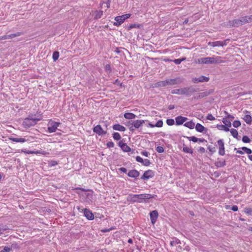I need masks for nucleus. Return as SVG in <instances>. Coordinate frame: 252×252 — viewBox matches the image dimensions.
<instances>
[{"label":"nucleus","mask_w":252,"mask_h":252,"mask_svg":"<svg viewBox=\"0 0 252 252\" xmlns=\"http://www.w3.org/2000/svg\"><path fill=\"white\" fill-rule=\"evenodd\" d=\"M151 198L150 194H130L127 200L132 202H142L143 200Z\"/></svg>","instance_id":"1"},{"label":"nucleus","mask_w":252,"mask_h":252,"mask_svg":"<svg viewBox=\"0 0 252 252\" xmlns=\"http://www.w3.org/2000/svg\"><path fill=\"white\" fill-rule=\"evenodd\" d=\"M198 63L209 64V63H223L220 57H206L198 59L197 61Z\"/></svg>","instance_id":"2"},{"label":"nucleus","mask_w":252,"mask_h":252,"mask_svg":"<svg viewBox=\"0 0 252 252\" xmlns=\"http://www.w3.org/2000/svg\"><path fill=\"white\" fill-rule=\"evenodd\" d=\"M195 92V90L192 87H186L178 89H174L172 90V94H185L186 95H190L192 93Z\"/></svg>","instance_id":"3"},{"label":"nucleus","mask_w":252,"mask_h":252,"mask_svg":"<svg viewBox=\"0 0 252 252\" xmlns=\"http://www.w3.org/2000/svg\"><path fill=\"white\" fill-rule=\"evenodd\" d=\"M42 119L40 118H26L23 123V126L24 127L28 128L35 125L37 122L40 121Z\"/></svg>","instance_id":"4"},{"label":"nucleus","mask_w":252,"mask_h":252,"mask_svg":"<svg viewBox=\"0 0 252 252\" xmlns=\"http://www.w3.org/2000/svg\"><path fill=\"white\" fill-rule=\"evenodd\" d=\"M60 125L59 122L50 121L48 123V131L50 133L55 132Z\"/></svg>","instance_id":"5"},{"label":"nucleus","mask_w":252,"mask_h":252,"mask_svg":"<svg viewBox=\"0 0 252 252\" xmlns=\"http://www.w3.org/2000/svg\"><path fill=\"white\" fill-rule=\"evenodd\" d=\"M229 41V39H226L223 41H217L215 42H209L208 44L209 46L214 47H223L227 45V41Z\"/></svg>","instance_id":"6"},{"label":"nucleus","mask_w":252,"mask_h":252,"mask_svg":"<svg viewBox=\"0 0 252 252\" xmlns=\"http://www.w3.org/2000/svg\"><path fill=\"white\" fill-rule=\"evenodd\" d=\"M154 176L155 173L153 170H148L144 173L143 175L141 177V179L147 180L150 178H153Z\"/></svg>","instance_id":"7"},{"label":"nucleus","mask_w":252,"mask_h":252,"mask_svg":"<svg viewBox=\"0 0 252 252\" xmlns=\"http://www.w3.org/2000/svg\"><path fill=\"white\" fill-rule=\"evenodd\" d=\"M219 146V154L220 156H223L225 154L224 143L222 139H220L217 141Z\"/></svg>","instance_id":"8"},{"label":"nucleus","mask_w":252,"mask_h":252,"mask_svg":"<svg viewBox=\"0 0 252 252\" xmlns=\"http://www.w3.org/2000/svg\"><path fill=\"white\" fill-rule=\"evenodd\" d=\"M241 23L240 22L239 19H234L232 20H229L227 23L226 26L227 27L231 28V27H236L241 26Z\"/></svg>","instance_id":"9"},{"label":"nucleus","mask_w":252,"mask_h":252,"mask_svg":"<svg viewBox=\"0 0 252 252\" xmlns=\"http://www.w3.org/2000/svg\"><path fill=\"white\" fill-rule=\"evenodd\" d=\"M168 86L180 84L182 82V80L180 77H177L174 79H167Z\"/></svg>","instance_id":"10"},{"label":"nucleus","mask_w":252,"mask_h":252,"mask_svg":"<svg viewBox=\"0 0 252 252\" xmlns=\"http://www.w3.org/2000/svg\"><path fill=\"white\" fill-rule=\"evenodd\" d=\"M93 131L99 135H105L106 133V131L103 130L100 125H97L94 126Z\"/></svg>","instance_id":"11"},{"label":"nucleus","mask_w":252,"mask_h":252,"mask_svg":"<svg viewBox=\"0 0 252 252\" xmlns=\"http://www.w3.org/2000/svg\"><path fill=\"white\" fill-rule=\"evenodd\" d=\"M84 216L89 220H93L94 219V216L92 211L88 209H84L83 210Z\"/></svg>","instance_id":"12"},{"label":"nucleus","mask_w":252,"mask_h":252,"mask_svg":"<svg viewBox=\"0 0 252 252\" xmlns=\"http://www.w3.org/2000/svg\"><path fill=\"white\" fill-rule=\"evenodd\" d=\"M119 145L125 152H128L131 151V148L125 143L120 141L119 143Z\"/></svg>","instance_id":"13"},{"label":"nucleus","mask_w":252,"mask_h":252,"mask_svg":"<svg viewBox=\"0 0 252 252\" xmlns=\"http://www.w3.org/2000/svg\"><path fill=\"white\" fill-rule=\"evenodd\" d=\"M187 118L182 117L181 116H178L176 118V124L177 125H182L185 122H186L187 120Z\"/></svg>","instance_id":"14"},{"label":"nucleus","mask_w":252,"mask_h":252,"mask_svg":"<svg viewBox=\"0 0 252 252\" xmlns=\"http://www.w3.org/2000/svg\"><path fill=\"white\" fill-rule=\"evenodd\" d=\"M139 175L140 173L139 171L135 169L130 170L127 174V175L129 177L134 178L138 177L139 176Z\"/></svg>","instance_id":"15"},{"label":"nucleus","mask_w":252,"mask_h":252,"mask_svg":"<svg viewBox=\"0 0 252 252\" xmlns=\"http://www.w3.org/2000/svg\"><path fill=\"white\" fill-rule=\"evenodd\" d=\"M196 130L199 132H206L207 129L199 123H197L195 126Z\"/></svg>","instance_id":"16"},{"label":"nucleus","mask_w":252,"mask_h":252,"mask_svg":"<svg viewBox=\"0 0 252 252\" xmlns=\"http://www.w3.org/2000/svg\"><path fill=\"white\" fill-rule=\"evenodd\" d=\"M20 35V33L10 34L9 35H3L0 37V40H5L12 38L16 36Z\"/></svg>","instance_id":"17"},{"label":"nucleus","mask_w":252,"mask_h":252,"mask_svg":"<svg viewBox=\"0 0 252 252\" xmlns=\"http://www.w3.org/2000/svg\"><path fill=\"white\" fill-rule=\"evenodd\" d=\"M145 123V121L144 120H135L132 122L134 128H139L144 123Z\"/></svg>","instance_id":"18"},{"label":"nucleus","mask_w":252,"mask_h":252,"mask_svg":"<svg viewBox=\"0 0 252 252\" xmlns=\"http://www.w3.org/2000/svg\"><path fill=\"white\" fill-rule=\"evenodd\" d=\"M213 90L206 91L198 94V97L199 98L207 96L213 93Z\"/></svg>","instance_id":"19"},{"label":"nucleus","mask_w":252,"mask_h":252,"mask_svg":"<svg viewBox=\"0 0 252 252\" xmlns=\"http://www.w3.org/2000/svg\"><path fill=\"white\" fill-rule=\"evenodd\" d=\"M9 140L15 142H19V143H24L27 141V139H26L24 138H15L11 137H9Z\"/></svg>","instance_id":"20"},{"label":"nucleus","mask_w":252,"mask_h":252,"mask_svg":"<svg viewBox=\"0 0 252 252\" xmlns=\"http://www.w3.org/2000/svg\"><path fill=\"white\" fill-rule=\"evenodd\" d=\"M189 141H191L193 142H203L205 141V139L202 138H198L195 136H190V137H187Z\"/></svg>","instance_id":"21"},{"label":"nucleus","mask_w":252,"mask_h":252,"mask_svg":"<svg viewBox=\"0 0 252 252\" xmlns=\"http://www.w3.org/2000/svg\"><path fill=\"white\" fill-rule=\"evenodd\" d=\"M151 220H156L158 216V213L157 210H154L150 213Z\"/></svg>","instance_id":"22"},{"label":"nucleus","mask_w":252,"mask_h":252,"mask_svg":"<svg viewBox=\"0 0 252 252\" xmlns=\"http://www.w3.org/2000/svg\"><path fill=\"white\" fill-rule=\"evenodd\" d=\"M113 129L115 130H118L120 131H125L126 130V128L120 124H116L113 126Z\"/></svg>","instance_id":"23"},{"label":"nucleus","mask_w":252,"mask_h":252,"mask_svg":"<svg viewBox=\"0 0 252 252\" xmlns=\"http://www.w3.org/2000/svg\"><path fill=\"white\" fill-rule=\"evenodd\" d=\"M115 20L116 21L114 23V25L116 26H119L120 25H121L123 22L124 21L123 19L120 17V16H117L115 18Z\"/></svg>","instance_id":"24"},{"label":"nucleus","mask_w":252,"mask_h":252,"mask_svg":"<svg viewBox=\"0 0 252 252\" xmlns=\"http://www.w3.org/2000/svg\"><path fill=\"white\" fill-rule=\"evenodd\" d=\"M216 127L220 130H224L225 131H229V128L228 127L224 125H217Z\"/></svg>","instance_id":"25"},{"label":"nucleus","mask_w":252,"mask_h":252,"mask_svg":"<svg viewBox=\"0 0 252 252\" xmlns=\"http://www.w3.org/2000/svg\"><path fill=\"white\" fill-rule=\"evenodd\" d=\"M243 119L247 124H249V125L251 124L252 121V117L251 116V115H250L249 114H246L244 116Z\"/></svg>","instance_id":"26"},{"label":"nucleus","mask_w":252,"mask_h":252,"mask_svg":"<svg viewBox=\"0 0 252 252\" xmlns=\"http://www.w3.org/2000/svg\"><path fill=\"white\" fill-rule=\"evenodd\" d=\"M184 126L189 129H193L195 126V123L192 121L188 122L184 124Z\"/></svg>","instance_id":"27"},{"label":"nucleus","mask_w":252,"mask_h":252,"mask_svg":"<svg viewBox=\"0 0 252 252\" xmlns=\"http://www.w3.org/2000/svg\"><path fill=\"white\" fill-rule=\"evenodd\" d=\"M124 117L126 119H133L135 118L136 115L132 113H126L124 114Z\"/></svg>","instance_id":"28"},{"label":"nucleus","mask_w":252,"mask_h":252,"mask_svg":"<svg viewBox=\"0 0 252 252\" xmlns=\"http://www.w3.org/2000/svg\"><path fill=\"white\" fill-rule=\"evenodd\" d=\"M166 86H168L167 80L158 82L156 84L157 87H165Z\"/></svg>","instance_id":"29"},{"label":"nucleus","mask_w":252,"mask_h":252,"mask_svg":"<svg viewBox=\"0 0 252 252\" xmlns=\"http://www.w3.org/2000/svg\"><path fill=\"white\" fill-rule=\"evenodd\" d=\"M216 166H217L218 167H222L225 165V161L222 160V161H218L216 162L215 163Z\"/></svg>","instance_id":"30"},{"label":"nucleus","mask_w":252,"mask_h":252,"mask_svg":"<svg viewBox=\"0 0 252 252\" xmlns=\"http://www.w3.org/2000/svg\"><path fill=\"white\" fill-rule=\"evenodd\" d=\"M247 18H248V17H247V16H246L241 17L240 19H239L240 22L241 23V26L246 24V23L249 22Z\"/></svg>","instance_id":"31"},{"label":"nucleus","mask_w":252,"mask_h":252,"mask_svg":"<svg viewBox=\"0 0 252 252\" xmlns=\"http://www.w3.org/2000/svg\"><path fill=\"white\" fill-rule=\"evenodd\" d=\"M222 123L225 125L227 127H230L231 126V123L230 121L227 120L226 118H223Z\"/></svg>","instance_id":"32"},{"label":"nucleus","mask_w":252,"mask_h":252,"mask_svg":"<svg viewBox=\"0 0 252 252\" xmlns=\"http://www.w3.org/2000/svg\"><path fill=\"white\" fill-rule=\"evenodd\" d=\"M183 151L185 152V153H190V154H192L193 153V151L192 150L187 147V146H184L183 147Z\"/></svg>","instance_id":"33"},{"label":"nucleus","mask_w":252,"mask_h":252,"mask_svg":"<svg viewBox=\"0 0 252 252\" xmlns=\"http://www.w3.org/2000/svg\"><path fill=\"white\" fill-rule=\"evenodd\" d=\"M230 132L231 135L233 136V137L235 138H237L238 135V132L236 129L232 128L230 130Z\"/></svg>","instance_id":"34"},{"label":"nucleus","mask_w":252,"mask_h":252,"mask_svg":"<svg viewBox=\"0 0 252 252\" xmlns=\"http://www.w3.org/2000/svg\"><path fill=\"white\" fill-rule=\"evenodd\" d=\"M103 15V11H95V15L94 18L95 19H99L101 17V16Z\"/></svg>","instance_id":"35"},{"label":"nucleus","mask_w":252,"mask_h":252,"mask_svg":"<svg viewBox=\"0 0 252 252\" xmlns=\"http://www.w3.org/2000/svg\"><path fill=\"white\" fill-rule=\"evenodd\" d=\"M59 52H58V51L54 52L53 54V56H52L53 60L54 61H57L59 59Z\"/></svg>","instance_id":"36"},{"label":"nucleus","mask_w":252,"mask_h":252,"mask_svg":"<svg viewBox=\"0 0 252 252\" xmlns=\"http://www.w3.org/2000/svg\"><path fill=\"white\" fill-rule=\"evenodd\" d=\"M113 135V138L115 140H119L121 138V136L118 132H114Z\"/></svg>","instance_id":"37"},{"label":"nucleus","mask_w":252,"mask_h":252,"mask_svg":"<svg viewBox=\"0 0 252 252\" xmlns=\"http://www.w3.org/2000/svg\"><path fill=\"white\" fill-rule=\"evenodd\" d=\"M241 149L244 152L248 154H250L252 153V151L251 150V149L248 148L247 147H243L241 148Z\"/></svg>","instance_id":"38"},{"label":"nucleus","mask_w":252,"mask_h":252,"mask_svg":"<svg viewBox=\"0 0 252 252\" xmlns=\"http://www.w3.org/2000/svg\"><path fill=\"white\" fill-rule=\"evenodd\" d=\"M58 164V162L56 160L48 161V165L50 167L54 166Z\"/></svg>","instance_id":"39"},{"label":"nucleus","mask_w":252,"mask_h":252,"mask_svg":"<svg viewBox=\"0 0 252 252\" xmlns=\"http://www.w3.org/2000/svg\"><path fill=\"white\" fill-rule=\"evenodd\" d=\"M199 80H201V82H208L209 80V78L204 76H201L199 77Z\"/></svg>","instance_id":"40"},{"label":"nucleus","mask_w":252,"mask_h":252,"mask_svg":"<svg viewBox=\"0 0 252 252\" xmlns=\"http://www.w3.org/2000/svg\"><path fill=\"white\" fill-rule=\"evenodd\" d=\"M22 152L28 154H36V151H30V150H26V149H22L21 150Z\"/></svg>","instance_id":"41"},{"label":"nucleus","mask_w":252,"mask_h":252,"mask_svg":"<svg viewBox=\"0 0 252 252\" xmlns=\"http://www.w3.org/2000/svg\"><path fill=\"white\" fill-rule=\"evenodd\" d=\"M241 126V123L239 121H234L233 123V126L234 127H238Z\"/></svg>","instance_id":"42"},{"label":"nucleus","mask_w":252,"mask_h":252,"mask_svg":"<svg viewBox=\"0 0 252 252\" xmlns=\"http://www.w3.org/2000/svg\"><path fill=\"white\" fill-rule=\"evenodd\" d=\"M130 15H131L130 14H124V15H121V16H120L123 19V20L124 22L126 19H128V18H129L130 17Z\"/></svg>","instance_id":"43"},{"label":"nucleus","mask_w":252,"mask_h":252,"mask_svg":"<svg viewBox=\"0 0 252 252\" xmlns=\"http://www.w3.org/2000/svg\"><path fill=\"white\" fill-rule=\"evenodd\" d=\"M166 123L168 126H173L175 123V121L173 119H167Z\"/></svg>","instance_id":"44"},{"label":"nucleus","mask_w":252,"mask_h":252,"mask_svg":"<svg viewBox=\"0 0 252 252\" xmlns=\"http://www.w3.org/2000/svg\"><path fill=\"white\" fill-rule=\"evenodd\" d=\"M242 141L244 143H249L250 142V139L247 136H244L242 138Z\"/></svg>","instance_id":"45"},{"label":"nucleus","mask_w":252,"mask_h":252,"mask_svg":"<svg viewBox=\"0 0 252 252\" xmlns=\"http://www.w3.org/2000/svg\"><path fill=\"white\" fill-rule=\"evenodd\" d=\"M208 149L212 153H214L216 151L215 147H212L211 146H209L208 147Z\"/></svg>","instance_id":"46"},{"label":"nucleus","mask_w":252,"mask_h":252,"mask_svg":"<svg viewBox=\"0 0 252 252\" xmlns=\"http://www.w3.org/2000/svg\"><path fill=\"white\" fill-rule=\"evenodd\" d=\"M150 163H151V162L149 159H145L143 160V162L142 164L144 166H148L150 164Z\"/></svg>","instance_id":"47"},{"label":"nucleus","mask_w":252,"mask_h":252,"mask_svg":"<svg viewBox=\"0 0 252 252\" xmlns=\"http://www.w3.org/2000/svg\"><path fill=\"white\" fill-rule=\"evenodd\" d=\"M163 125V122L161 120H158L157 123L155 124V126L160 127H162Z\"/></svg>","instance_id":"48"},{"label":"nucleus","mask_w":252,"mask_h":252,"mask_svg":"<svg viewBox=\"0 0 252 252\" xmlns=\"http://www.w3.org/2000/svg\"><path fill=\"white\" fill-rule=\"evenodd\" d=\"M49 153L45 151L41 150V151H36V154H41L43 155H46Z\"/></svg>","instance_id":"49"},{"label":"nucleus","mask_w":252,"mask_h":252,"mask_svg":"<svg viewBox=\"0 0 252 252\" xmlns=\"http://www.w3.org/2000/svg\"><path fill=\"white\" fill-rule=\"evenodd\" d=\"M11 250V248L7 247V246H5V247H4L3 250L0 251V252H9Z\"/></svg>","instance_id":"50"},{"label":"nucleus","mask_w":252,"mask_h":252,"mask_svg":"<svg viewBox=\"0 0 252 252\" xmlns=\"http://www.w3.org/2000/svg\"><path fill=\"white\" fill-rule=\"evenodd\" d=\"M116 229L115 227H110V228L109 229H101V231L102 232H109L110 231L112 230H113V229Z\"/></svg>","instance_id":"51"},{"label":"nucleus","mask_w":252,"mask_h":252,"mask_svg":"<svg viewBox=\"0 0 252 252\" xmlns=\"http://www.w3.org/2000/svg\"><path fill=\"white\" fill-rule=\"evenodd\" d=\"M156 150L158 152L161 153L164 152V148L161 146H158L157 147Z\"/></svg>","instance_id":"52"},{"label":"nucleus","mask_w":252,"mask_h":252,"mask_svg":"<svg viewBox=\"0 0 252 252\" xmlns=\"http://www.w3.org/2000/svg\"><path fill=\"white\" fill-rule=\"evenodd\" d=\"M245 212L249 215H252V209L250 208H246Z\"/></svg>","instance_id":"53"},{"label":"nucleus","mask_w":252,"mask_h":252,"mask_svg":"<svg viewBox=\"0 0 252 252\" xmlns=\"http://www.w3.org/2000/svg\"><path fill=\"white\" fill-rule=\"evenodd\" d=\"M207 119L210 121L215 120V118L212 114H208L207 116Z\"/></svg>","instance_id":"54"},{"label":"nucleus","mask_w":252,"mask_h":252,"mask_svg":"<svg viewBox=\"0 0 252 252\" xmlns=\"http://www.w3.org/2000/svg\"><path fill=\"white\" fill-rule=\"evenodd\" d=\"M136 160L137 162H140L142 164L143 163L144 160V159L140 156H137L136 157Z\"/></svg>","instance_id":"55"},{"label":"nucleus","mask_w":252,"mask_h":252,"mask_svg":"<svg viewBox=\"0 0 252 252\" xmlns=\"http://www.w3.org/2000/svg\"><path fill=\"white\" fill-rule=\"evenodd\" d=\"M224 113L227 115L226 119H229L232 120L234 119V117L233 115L229 114L227 112L225 111Z\"/></svg>","instance_id":"56"},{"label":"nucleus","mask_w":252,"mask_h":252,"mask_svg":"<svg viewBox=\"0 0 252 252\" xmlns=\"http://www.w3.org/2000/svg\"><path fill=\"white\" fill-rule=\"evenodd\" d=\"M107 146L108 148H113L114 146V143L113 142H112V141L108 142L107 143Z\"/></svg>","instance_id":"57"},{"label":"nucleus","mask_w":252,"mask_h":252,"mask_svg":"<svg viewBox=\"0 0 252 252\" xmlns=\"http://www.w3.org/2000/svg\"><path fill=\"white\" fill-rule=\"evenodd\" d=\"M105 69L106 71L110 72V71L111 70V68L110 65L109 64H106L105 65Z\"/></svg>","instance_id":"58"},{"label":"nucleus","mask_w":252,"mask_h":252,"mask_svg":"<svg viewBox=\"0 0 252 252\" xmlns=\"http://www.w3.org/2000/svg\"><path fill=\"white\" fill-rule=\"evenodd\" d=\"M141 154L146 157H148L150 155V154L149 152H147V151H143L141 152Z\"/></svg>","instance_id":"59"},{"label":"nucleus","mask_w":252,"mask_h":252,"mask_svg":"<svg viewBox=\"0 0 252 252\" xmlns=\"http://www.w3.org/2000/svg\"><path fill=\"white\" fill-rule=\"evenodd\" d=\"M173 62L176 64H179L181 63V61L180 59H175L173 60Z\"/></svg>","instance_id":"60"},{"label":"nucleus","mask_w":252,"mask_h":252,"mask_svg":"<svg viewBox=\"0 0 252 252\" xmlns=\"http://www.w3.org/2000/svg\"><path fill=\"white\" fill-rule=\"evenodd\" d=\"M201 80H199V78H194L192 79V81L194 83H198L201 82Z\"/></svg>","instance_id":"61"},{"label":"nucleus","mask_w":252,"mask_h":252,"mask_svg":"<svg viewBox=\"0 0 252 252\" xmlns=\"http://www.w3.org/2000/svg\"><path fill=\"white\" fill-rule=\"evenodd\" d=\"M198 151L201 153H204L205 152V149L204 148L201 147L199 148Z\"/></svg>","instance_id":"62"},{"label":"nucleus","mask_w":252,"mask_h":252,"mask_svg":"<svg viewBox=\"0 0 252 252\" xmlns=\"http://www.w3.org/2000/svg\"><path fill=\"white\" fill-rule=\"evenodd\" d=\"M119 170L121 171V172H123V173H126L127 172V170L126 168L125 167H121L119 169Z\"/></svg>","instance_id":"63"},{"label":"nucleus","mask_w":252,"mask_h":252,"mask_svg":"<svg viewBox=\"0 0 252 252\" xmlns=\"http://www.w3.org/2000/svg\"><path fill=\"white\" fill-rule=\"evenodd\" d=\"M247 17H248L247 19L249 22H252V15L251 16H247Z\"/></svg>","instance_id":"64"}]
</instances>
